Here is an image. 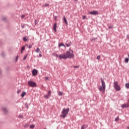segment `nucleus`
I'll return each instance as SVG.
<instances>
[{"label": "nucleus", "mask_w": 129, "mask_h": 129, "mask_svg": "<svg viewBox=\"0 0 129 129\" xmlns=\"http://www.w3.org/2000/svg\"><path fill=\"white\" fill-rule=\"evenodd\" d=\"M24 127H29V124H25L24 125Z\"/></svg>", "instance_id": "412c9836"}, {"label": "nucleus", "mask_w": 129, "mask_h": 129, "mask_svg": "<svg viewBox=\"0 0 129 129\" xmlns=\"http://www.w3.org/2000/svg\"><path fill=\"white\" fill-rule=\"evenodd\" d=\"M2 73V71L0 70V74Z\"/></svg>", "instance_id": "37998d69"}, {"label": "nucleus", "mask_w": 129, "mask_h": 129, "mask_svg": "<svg viewBox=\"0 0 129 129\" xmlns=\"http://www.w3.org/2000/svg\"><path fill=\"white\" fill-rule=\"evenodd\" d=\"M49 78L48 77H45V80H48Z\"/></svg>", "instance_id": "4c0bfd02"}, {"label": "nucleus", "mask_w": 129, "mask_h": 129, "mask_svg": "<svg viewBox=\"0 0 129 129\" xmlns=\"http://www.w3.org/2000/svg\"><path fill=\"white\" fill-rule=\"evenodd\" d=\"M3 21H7V18L6 17H3L2 18Z\"/></svg>", "instance_id": "cd10ccee"}, {"label": "nucleus", "mask_w": 129, "mask_h": 129, "mask_svg": "<svg viewBox=\"0 0 129 129\" xmlns=\"http://www.w3.org/2000/svg\"><path fill=\"white\" fill-rule=\"evenodd\" d=\"M53 30L55 32H57V23H54L53 25Z\"/></svg>", "instance_id": "9d476101"}, {"label": "nucleus", "mask_w": 129, "mask_h": 129, "mask_svg": "<svg viewBox=\"0 0 129 129\" xmlns=\"http://www.w3.org/2000/svg\"><path fill=\"white\" fill-rule=\"evenodd\" d=\"M18 117H19V118H23V115H20L18 116Z\"/></svg>", "instance_id": "c85d7f7f"}, {"label": "nucleus", "mask_w": 129, "mask_h": 129, "mask_svg": "<svg viewBox=\"0 0 129 129\" xmlns=\"http://www.w3.org/2000/svg\"><path fill=\"white\" fill-rule=\"evenodd\" d=\"M26 92H24L23 94H21V97L23 98L25 95H26Z\"/></svg>", "instance_id": "f3484780"}, {"label": "nucleus", "mask_w": 129, "mask_h": 129, "mask_svg": "<svg viewBox=\"0 0 129 129\" xmlns=\"http://www.w3.org/2000/svg\"><path fill=\"white\" fill-rule=\"evenodd\" d=\"M125 87L127 88H129V83H127L125 84Z\"/></svg>", "instance_id": "393cba45"}, {"label": "nucleus", "mask_w": 129, "mask_h": 129, "mask_svg": "<svg viewBox=\"0 0 129 129\" xmlns=\"http://www.w3.org/2000/svg\"><path fill=\"white\" fill-rule=\"evenodd\" d=\"M101 81L102 86H100L99 89L100 91H102L103 93H104L105 92V82H104V81L102 79H101Z\"/></svg>", "instance_id": "f03ea898"}, {"label": "nucleus", "mask_w": 129, "mask_h": 129, "mask_svg": "<svg viewBox=\"0 0 129 129\" xmlns=\"http://www.w3.org/2000/svg\"><path fill=\"white\" fill-rule=\"evenodd\" d=\"M28 57V54H26L24 57L23 58V60L24 61H25V60H26V59H27V57Z\"/></svg>", "instance_id": "aec40b11"}, {"label": "nucleus", "mask_w": 129, "mask_h": 129, "mask_svg": "<svg viewBox=\"0 0 129 129\" xmlns=\"http://www.w3.org/2000/svg\"><path fill=\"white\" fill-rule=\"evenodd\" d=\"M35 52L36 53H41V51H40V48L39 47H37L36 50H35Z\"/></svg>", "instance_id": "f8f14e48"}, {"label": "nucleus", "mask_w": 129, "mask_h": 129, "mask_svg": "<svg viewBox=\"0 0 129 129\" xmlns=\"http://www.w3.org/2000/svg\"><path fill=\"white\" fill-rule=\"evenodd\" d=\"M114 87L116 91H119L120 90V86H119L117 82H114Z\"/></svg>", "instance_id": "20e7f679"}, {"label": "nucleus", "mask_w": 129, "mask_h": 129, "mask_svg": "<svg viewBox=\"0 0 129 129\" xmlns=\"http://www.w3.org/2000/svg\"><path fill=\"white\" fill-rule=\"evenodd\" d=\"M22 28H24V25H23V26H22Z\"/></svg>", "instance_id": "a18cd8bd"}, {"label": "nucleus", "mask_w": 129, "mask_h": 129, "mask_svg": "<svg viewBox=\"0 0 129 129\" xmlns=\"http://www.w3.org/2000/svg\"><path fill=\"white\" fill-rule=\"evenodd\" d=\"M30 128H34L35 127V125H30Z\"/></svg>", "instance_id": "4be33fe9"}, {"label": "nucleus", "mask_w": 129, "mask_h": 129, "mask_svg": "<svg viewBox=\"0 0 129 129\" xmlns=\"http://www.w3.org/2000/svg\"><path fill=\"white\" fill-rule=\"evenodd\" d=\"M74 68H79V67L78 66H74Z\"/></svg>", "instance_id": "72a5a7b5"}, {"label": "nucleus", "mask_w": 129, "mask_h": 129, "mask_svg": "<svg viewBox=\"0 0 129 129\" xmlns=\"http://www.w3.org/2000/svg\"><path fill=\"white\" fill-rule=\"evenodd\" d=\"M24 50H25V46H23V47L21 48V53H23V51H24Z\"/></svg>", "instance_id": "b1692460"}, {"label": "nucleus", "mask_w": 129, "mask_h": 129, "mask_svg": "<svg viewBox=\"0 0 129 129\" xmlns=\"http://www.w3.org/2000/svg\"><path fill=\"white\" fill-rule=\"evenodd\" d=\"M48 95H49V96H51V91H48Z\"/></svg>", "instance_id": "c756f323"}, {"label": "nucleus", "mask_w": 129, "mask_h": 129, "mask_svg": "<svg viewBox=\"0 0 129 129\" xmlns=\"http://www.w3.org/2000/svg\"><path fill=\"white\" fill-rule=\"evenodd\" d=\"M119 119V118L118 117H117L115 119V121H118Z\"/></svg>", "instance_id": "a878e982"}, {"label": "nucleus", "mask_w": 129, "mask_h": 129, "mask_svg": "<svg viewBox=\"0 0 129 129\" xmlns=\"http://www.w3.org/2000/svg\"><path fill=\"white\" fill-rule=\"evenodd\" d=\"M21 19H24L25 18V15H23L21 16Z\"/></svg>", "instance_id": "2f4dec72"}, {"label": "nucleus", "mask_w": 129, "mask_h": 129, "mask_svg": "<svg viewBox=\"0 0 129 129\" xmlns=\"http://www.w3.org/2000/svg\"><path fill=\"white\" fill-rule=\"evenodd\" d=\"M69 108L63 109L62 114L61 115V117H63V118H65L67 115L68 114V112H69Z\"/></svg>", "instance_id": "7ed1b4c3"}, {"label": "nucleus", "mask_w": 129, "mask_h": 129, "mask_svg": "<svg viewBox=\"0 0 129 129\" xmlns=\"http://www.w3.org/2000/svg\"><path fill=\"white\" fill-rule=\"evenodd\" d=\"M22 28H24V25H23V26H22Z\"/></svg>", "instance_id": "c03bdc74"}, {"label": "nucleus", "mask_w": 129, "mask_h": 129, "mask_svg": "<svg viewBox=\"0 0 129 129\" xmlns=\"http://www.w3.org/2000/svg\"><path fill=\"white\" fill-rule=\"evenodd\" d=\"M74 54L73 53V50L70 49L69 51H66V53L59 54V59H72L74 58Z\"/></svg>", "instance_id": "f257e3e1"}, {"label": "nucleus", "mask_w": 129, "mask_h": 129, "mask_svg": "<svg viewBox=\"0 0 129 129\" xmlns=\"http://www.w3.org/2000/svg\"><path fill=\"white\" fill-rule=\"evenodd\" d=\"M72 44V42H71V41H70L69 43L66 42V46H67V47H70L71 46Z\"/></svg>", "instance_id": "9b49d317"}, {"label": "nucleus", "mask_w": 129, "mask_h": 129, "mask_svg": "<svg viewBox=\"0 0 129 129\" xmlns=\"http://www.w3.org/2000/svg\"><path fill=\"white\" fill-rule=\"evenodd\" d=\"M49 97H50V95H49L48 94L44 95V98L46 99H48Z\"/></svg>", "instance_id": "dca6fc26"}, {"label": "nucleus", "mask_w": 129, "mask_h": 129, "mask_svg": "<svg viewBox=\"0 0 129 129\" xmlns=\"http://www.w3.org/2000/svg\"><path fill=\"white\" fill-rule=\"evenodd\" d=\"M100 55H98L97 56V60H100Z\"/></svg>", "instance_id": "bb28decb"}, {"label": "nucleus", "mask_w": 129, "mask_h": 129, "mask_svg": "<svg viewBox=\"0 0 129 129\" xmlns=\"http://www.w3.org/2000/svg\"><path fill=\"white\" fill-rule=\"evenodd\" d=\"M28 85H29V86H31V87H37V84H36V83H35L33 81H28Z\"/></svg>", "instance_id": "39448f33"}, {"label": "nucleus", "mask_w": 129, "mask_h": 129, "mask_svg": "<svg viewBox=\"0 0 129 129\" xmlns=\"http://www.w3.org/2000/svg\"><path fill=\"white\" fill-rule=\"evenodd\" d=\"M58 95H59V96H62V95H63V92H58Z\"/></svg>", "instance_id": "6ab92c4d"}, {"label": "nucleus", "mask_w": 129, "mask_h": 129, "mask_svg": "<svg viewBox=\"0 0 129 129\" xmlns=\"http://www.w3.org/2000/svg\"><path fill=\"white\" fill-rule=\"evenodd\" d=\"M125 61L126 63H128V58H125Z\"/></svg>", "instance_id": "5701e85b"}, {"label": "nucleus", "mask_w": 129, "mask_h": 129, "mask_svg": "<svg viewBox=\"0 0 129 129\" xmlns=\"http://www.w3.org/2000/svg\"><path fill=\"white\" fill-rule=\"evenodd\" d=\"M23 41H24V42H26V41H28V37H24Z\"/></svg>", "instance_id": "a211bd4d"}, {"label": "nucleus", "mask_w": 129, "mask_h": 129, "mask_svg": "<svg viewBox=\"0 0 129 129\" xmlns=\"http://www.w3.org/2000/svg\"><path fill=\"white\" fill-rule=\"evenodd\" d=\"M87 126L88 125H86V124H84L81 127V129H85V128H87Z\"/></svg>", "instance_id": "ddd939ff"}, {"label": "nucleus", "mask_w": 129, "mask_h": 129, "mask_svg": "<svg viewBox=\"0 0 129 129\" xmlns=\"http://www.w3.org/2000/svg\"><path fill=\"white\" fill-rule=\"evenodd\" d=\"M61 46L64 47V48H66V47L65 46V45H64L63 43H61L59 45V47H61Z\"/></svg>", "instance_id": "2eb2a0df"}, {"label": "nucleus", "mask_w": 129, "mask_h": 129, "mask_svg": "<svg viewBox=\"0 0 129 129\" xmlns=\"http://www.w3.org/2000/svg\"><path fill=\"white\" fill-rule=\"evenodd\" d=\"M52 56H55L56 54H55V53H52Z\"/></svg>", "instance_id": "58836bf2"}, {"label": "nucleus", "mask_w": 129, "mask_h": 129, "mask_svg": "<svg viewBox=\"0 0 129 129\" xmlns=\"http://www.w3.org/2000/svg\"><path fill=\"white\" fill-rule=\"evenodd\" d=\"M32 74L33 76H36L38 74V71L36 69H34L32 71Z\"/></svg>", "instance_id": "6e6552de"}, {"label": "nucleus", "mask_w": 129, "mask_h": 129, "mask_svg": "<svg viewBox=\"0 0 129 129\" xmlns=\"http://www.w3.org/2000/svg\"><path fill=\"white\" fill-rule=\"evenodd\" d=\"M39 57H42V54H41V53H39Z\"/></svg>", "instance_id": "79ce46f5"}, {"label": "nucleus", "mask_w": 129, "mask_h": 129, "mask_svg": "<svg viewBox=\"0 0 129 129\" xmlns=\"http://www.w3.org/2000/svg\"><path fill=\"white\" fill-rule=\"evenodd\" d=\"M55 56L56 57V58H59V55L56 54Z\"/></svg>", "instance_id": "473e14b6"}, {"label": "nucleus", "mask_w": 129, "mask_h": 129, "mask_svg": "<svg viewBox=\"0 0 129 129\" xmlns=\"http://www.w3.org/2000/svg\"><path fill=\"white\" fill-rule=\"evenodd\" d=\"M63 20L66 25H68V23L67 22V19H66V18L65 17H63Z\"/></svg>", "instance_id": "4468645a"}, {"label": "nucleus", "mask_w": 129, "mask_h": 129, "mask_svg": "<svg viewBox=\"0 0 129 129\" xmlns=\"http://www.w3.org/2000/svg\"><path fill=\"white\" fill-rule=\"evenodd\" d=\"M122 108H125L126 107H129V104H124L121 105Z\"/></svg>", "instance_id": "1a4fd4ad"}, {"label": "nucleus", "mask_w": 129, "mask_h": 129, "mask_svg": "<svg viewBox=\"0 0 129 129\" xmlns=\"http://www.w3.org/2000/svg\"><path fill=\"white\" fill-rule=\"evenodd\" d=\"M15 61L17 62V56H15Z\"/></svg>", "instance_id": "a19ab883"}, {"label": "nucleus", "mask_w": 129, "mask_h": 129, "mask_svg": "<svg viewBox=\"0 0 129 129\" xmlns=\"http://www.w3.org/2000/svg\"><path fill=\"white\" fill-rule=\"evenodd\" d=\"M48 6H49V4H45L44 5V7H48Z\"/></svg>", "instance_id": "f704fd0d"}, {"label": "nucleus", "mask_w": 129, "mask_h": 129, "mask_svg": "<svg viewBox=\"0 0 129 129\" xmlns=\"http://www.w3.org/2000/svg\"><path fill=\"white\" fill-rule=\"evenodd\" d=\"M90 15H93L94 16H96L98 14V12L97 11H92L89 12Z\"/></svg>", "instance_id": "0eeeda50"}, {"label": "nucleus", "mask_w": 129, "mask_h": 129, "mask_svg": "<svg viewBox=\"0 0 129 129\" xmlns=\"http://www.w3.org/2000/svg\"><path fill=\"white\" fill-rule=\"evenodd\" d=\"M54 21H57V16L54 17Z\"/></svg>", "instance_id": "c9c22d12"}, {"label": "nucleus", "mask_w": 129, "mask_h": 129, "mask_svg": "<svg viewBox=\"0 0 129 129\" xmlns=\"http://www.w3.org/2000/svg\"><path fill=\"white\" fill-rule=\"evenodd\" d=\"M28 48H29V49H31V48H32V45H29V46H28Z\"/></svg>", "instance_id": "e433bc0d"}, {"label": "nucleus", "mask_w": 129, "mask_h": 129, "mask_svg": "<svg viewBox=\"0 0 129 129\" xmlns=\"http://www.w3.org/2000/svg\"><path fill=\"white\" fill-rule=\"evenodd\" d=\"M2 110L5 114H7V113L9 112V109L6 107H2Z\"/></svg>", "instance_id": "423d86ee"}, {"label": "nucleus", "mask_w": 129, "mask_h": 129, "mask_svg": "<svg viewBox=\"0 0 129 129\" xmlns=\"http://www.w3.org/2000/svg\"><path fill=\"white\" fill-rule=\"evenodd\" d=\"M86 19V16H83V20H85Z\"/></svg>", "instance_id": "7c9ffc66"}, {"label": "nucleus", "mask_w": 129, "mask_h": 129, "mask_svg": "<svg viewBox=\"0 0 129 129\" xmlns=\"http://www.w3.org/2000/svg\"><path fill=\"white\" fill-rule=\"evenodd\" d=\"M2 57H5V54L4 53H2Z\"/></svg>", "instance_id": "ea45409f"}]
</instances>
